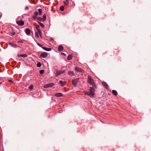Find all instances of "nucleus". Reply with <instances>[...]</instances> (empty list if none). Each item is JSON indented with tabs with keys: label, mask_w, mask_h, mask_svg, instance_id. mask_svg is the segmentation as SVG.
I'll return each mask as SVG.
<instances>
[{
	"label": "nucleus",
	"mask_w": 151,
	"mask_h": 151,
	"mask_svg": "<svg viewBox=\"0 0 151 151\" xmlns=\"http://www.w3.org/2000/svg\"><path fill=\"white\" fill-rule=\"evenodd\" d=\"M37 23L38 24H39L42 27V28H43L44 27H45V26L42 23L39 22H37Z\"/></svg>",
	"instance_id": "nucleus-19"
},
{
	"label": "nucleus",
	"mask_w": 151,
	"mask_h": 151,
	"mask_svg": "<svg viewBox=\"0 0 151 151\" xmlns=\"http://www.w3.org/2000/svg\"><path fill=\"white\" fill-rule=\"evenodd\" d=\"M38 15V12L36 11L35 12V16H37Z\"/></svg>",
	"instance_id": "nucleus-31"
},
{
	"label": "nucleus",
	"mask_w": 151,
	"mask_h": 151,
	"mask_svg": "<svg viewBox=\"0 0 151 151\" xmlns=\"http://www.w3.org/2000/svg\"><path fill=\"white\" fill-rule=\"evenodd\" d=\"M68 73L69 75H70L71 74H72L73 76H75V74H74L73 72L72 71H68Z\"/></svg>",
	"instance_id": "nucleus-18"
},
{
	"label": "nucleus",
	"mask_w": 151,
	"mask_h": 151,
	"mask_svg": "<svg viewBox=\"0 0 151 151\" xmlns=\"http://www.w3.org/2000/svg\"><path fill=\"white\" fill-rule=\"evenodd\" d=\"M88 82L90 85H92L93 86H94L95 84L94 83L93 80L92 78L91 77L90 75L88 76Z\"/></svg>",
	"instance_id": "nucleus-2"
},
{
	"label": "nucleus",
	"mask_w": 151,
	"mask_h": 151,
	"mask_svg": "<svg viewBox=\"0 0 151 151\" xmlns=\"http://www.w3.org/2000/svg\"><path fill=\"white\" fill-rule=\"evenodd\" d=\"M33 86H32V85H31V86H30L29 87V89L30 90H32L33 89Z\"/></svg>",
	"instance_id": "nucleus-28"
},
{
	"label": "nucleus",
	"mask_w": 151,
	"mask_h": 151,
	"mask_svg": "<svg viewBox=\"0 0 151 151\" xmlns=\"http://www.w3.org/2000/svg\"><path fill=\"white\" fill-rule=\"evenodd\" d=\"M33 18L34 19H35V18H36V16H35V15H34L33 16Z\"/></svg>",
	"instance_id": "nucleus-33"
},
{
	"label": "nucleus",
	"mask_w": 151,
	"mask_h": 151,
	"mask_svg": "<svg viewBox=\"0 0 151 151\" xmlns=\"http://www.w3.org/2000/svg\"><path fill=\"white\" fill-rule=\"evenodd\" d=\"M59 83L61 85V86H63L66 84V82L65 81H59Z\"/></svg>",
	"instance_id": "nucleus-13"
},
{
	"label": "nucleus",
	"mask_w": 151,
	"mask_h": 151,
	"mask_svg": "<svg viewBox=\"0 0 151 151\" xmlns=\"http://www.w3.org/2000/svg\"><path fill=\"white\" fill-rule=\"evenodd\" d=\"M102 84L106 89H108L109 87L107 84L105 82L103 81L102 82Z\"/></svg>",
	"instance_id": "nucleus-10"
},
{
	"label": "nucleus",
	"mask_w": 151,
	"mask_h": 151,
	"mask_svg": "<svg viewBox=\"0 0 151 151\" xmlns=\"http://www.w3.org/2000/svg\"><path fill=\"white\" fill-rule=\"evenodd\" d=\"M44 73V70H40V73L41 74H43Z\"/></svg>",
	"instance_id": "nucleus-29"
},
{
	"label": "nucleus",
	"mask_w": 151,
	"mask_h": 151,
	"mask_svg": "<svg viewBox=\"0 0 151 151\" xmlns=\"http://www.w3.org/2000/svg\"><path fill=\"white\" fill-rule=\"evenodd\" d=\"M31 30L29 28H26L25 30V32L27 35H28L30 34Z\"/></svg>",
	"instance_id": "nucleus-11"
},
{
	"label": "nucleus",
	"mask_w": 151,
	"mask_h": 151,
	"mask_svg": "<svg viewBox=\"0 0 151 151\" xmlns=\"http://www.w3.org/2000/svg\"><path fill=\"white\" fill-rule=\"evenodd\" d=\"M37 45L40 47H41L42 48V47H42V45H41L39 43H37Z\"/></svg>",
	"instance_id": "nucleus-30"
},
{
	"label": "nucleus",
	"mask_w": 151,
	"mask_h": 151,
	"mask_svg": "<svg viewBox=\"0 0 151 151\" xmlns=\"http://www.w3.org/2000/svg\"><path fill=\"white\" fill-rule=\"evenodd\" d=\"M46 15L45 14H44L43 16V21H45V20H46Z\"/></svg>",
	"instance_id": "nucleus-24"
},
{
	"label": "nucleus",
	"mask_w": 151,
	"mask_h": 151,
	"mask_svg": "<svg viewBox=\"0 0 151 151\" xmlns=\"http://www.w3.org/2000/svg\"><path fill=\"white\" fill-rule=\"evenodd\" d=\"M11 34L12 35H15V34L14 32H12Z\"/></svg>",
	"instance_id": "nucleus-35"
},
{
	"label": "nucleus",
	"mask_w": 151,
	"mask_h": 151,
	"mask_svg": "<svg viewBox=\"0 0 151 151\" xmlns=\"http://www.w3.org/2000/svg\"><path fill=\"white\" fill-rule=\"evenodd\" d=\"M38 11L39 12V14L40 15H41V14L42 13V9H38Z\"/></svg>",
	"instance_id": "nucleus-26"
},
{
	"label": "nucleus",
	"mask_w": 151,
	"mask_h": 151,
	"mask_svg": "<svg viewBox=\"0 0 151 151\" xmlns=\"http://www.w3.org/2000/svg\"><path fill=\"white\" fill-rule=\"evenodd\" d=\"M72 59V56L71 55H69L67 57V60H70Z\"/></svg>",
	"instance_id": "nucleus-21"
},
{
	"label": "nucleus",
	"mask_w": 151,
	"mask_h": 151,
	"mask_svg": "<svg viewBox=\"0 0 151 151\" xmlns=\"http://www.w3.org/2000/svg\"><path fill=\"white\" fill-rule=\"evenodd\" d=\"M9 81H11V80H9Z\"/></svg>",
	"instance_id": "nucleus-39"
},
{
	"label": "nucleus",
	"mask_w": 151,
	"mask_h": 151,
	"mask_svg": "<svg viewBox=\"0 0 151 151\" xmlns=\"http://www.w3.org/2000/svg\"><path fill=\"white\" fill-rule=\"evenodd\" d=\"M63 94L61 93H56L55 94V96L56 97H60L62 96Z\"/></svg>",
	"instance_id": "nucleus-12"
},
{
	"label": "nucleus",
	"mask_w": 151,
	"mask_h": 151,
	"mask_svg": "<svg viewBox=\"0 0 151 151\" xmlns=\"http://www.w3.org/2000/svg\"><path fill=\"white\" fill-rule=\"evenodd\" d=\"M37 67H40V66H41V63L40 62H38L37 63Z\"/></svg>",
	"instance_id": "nucleus-23"
},
{
	"label": "nucleus",
	"mask_w": 151,
	"mask_h": 151,
	"mask_svg": "<svg viewBox=\"0 0 151 151\" xmlns=\"http://www.w3.org/2000/svg\"><path fill=\"white\" fill-rule=\"evenodd\" d=\"M42 48L44 50L46 51H50L51 50V48H47L45 47H42Z\"/></svg>",
	"instance_id": "nucleus-14"
},
{
	"label": "nucleus",
	"mask_w": 151,
	"mask_h": 151,
	"mask_svg": "<svg viewBox=\"0 0 151 151\" xmlns=\"http://www.w3.org/2000/svg\"><path fill=\"white\" fill-rule=\"evenodd\" d=\"M17 24L19 25L22 26L24 24V22L21 19L16 21Z\"/></svg>",
	"instance_id": "nucleus-6"
},
{
	"label": "nucleus",
	"mask_w": 151,
	"mask_h": 151,
	"mask_svg": "<svg viewBox=\"0 0 151 151\" xmlns=\"http://www.w3.org/2000/svg\"><path fill=\"white\" fill-rule=\"evenodd\" d=\"M2 82H0V85L2 84Z\"/></svg>",
	"instance_id": "nucleus-38"
},
{
	"label": "nucleus",
	"mask_w": 151,
	"mask_h": 151,
	"mask_svg": "<svg viewBox=\"0 0 151 151\" xmlns=\"http://www.w3.org/2000/svg\"><path fill=\"white\" fill-rule=\"evenodd\" d=\"M112 93L115 96H116L117 94V91L115 90H113L112 91Z\"/></svg>",
	"instance_id": "nucleus-17"
},
{
	"label": "nucleus",
	"mask_w": 151,
	"mask_h": 151,
	"mask_svg": "<svg viewBox=\"0 0 151 151\" xmlns=\"http://www.w3.org/2000/svg\"><path fill=\"white\" fill-rule=\"evenodd\" d=\"M61 54H63V55H65V54L64 53H62Z\"/></svg>",
	"instance_id": "nucleus-37"
},
{
	"label": "nucleus",
	"mask_w": 151,
	"mask_h": 151,
	"mask_svg": "<svg viewBox=\"0 0 151 151\" xmlns=\"http://www.w3.org/2000/svg\"><path fill=\"white\" fill-rule=\"evenodd\" d=\"M37 19L40 21H44L42 18L40 17H38L37 18Z\"/></svg>",
	"instance_id": "nucleus-25"
},
{
	"label": "nucleus",
	"mask_w": 151,
	"mask_h": 151,
	"mask_svg": "<svg viewBox=\"0 0 151 151\" xmlns=\"http://www.w3.org/2000/svg\"><path fill=\"white\" fill-rule=\"evenodd\" d=\"M41 30L40 29H37V32H35V35L36 36H37V37H39L38 34L40 35H41Z\"/></svg>",
	"instance_id": "nucleus-9"
},
{
	"label": "nucleus",
	"mask_w": 151,
	"mask_h": 151,
	"mask_svg": "<svg viewBox=\"0 0 151 151\" xmlns=\"http://www.w3.org/2000/svg\"><path fill=\"white\" fill-rule=\"evenodd\" d=\"M25 9H28V7L27 6H26L25 8Z\"/></svg>",
	"instance_id": "nucleus-36"
},
{
	"label": "nucleus",
	"mask_w": 151,
	"mask_h": 151,
	"mask_svg": "<svg viewBox=\"0 0 151 151\" xmlns=\"http://www.w3.org/2000/svg\"><path fill=\"white\" fill-rule=\"evenodd\" d=\"M69 0H65V1L64 2V4L68 6L69 5Z\"/></svg>",
	"instance_id": "nucleus-20"
},
{
	"label": "nucleus",
	"mask_w": 151,
	"mask_h": 151,
	"mask_svg": "<svg viewBox=\"0 0 151 151\" xmlns=\"http://www.w3.org/2000/svg\"><path fill=\"white\" fill-rule=\"evenodd\" d=\"M75 70L78 72L83 73V70L81 69L80 68L78 67H75Z\"/></svg>",
	"instance_id": "nucleus-7"
},
{
	"label": "nucleus",
	"mask_w": 151,
	"mask_h": 151,
	"mask_svg": "<svg viewBox=\"0 0 151 151\" xmlns=\"http://www.w3.org/2000/svg\"><path fill=\"white\" fill-rule=\"evenodd\" d=\"M54 85V83H51L47 84L45 85L44 86V87L45 88L51 87L53 86Z\"/></svg>",
	"instance_id": "nucleus-5"
},
{
	"label": "nucleus",
	"mask_w": 151,
	"mask_h": 151,
	"mask_svg": "<svg viewBox=\"0 0 151 151\" xmlns=\"http://www.w3.org/2000/svg\"><path fill=\"white\" fill-rule=\"evenodd\" d=\"M27 56L26 54H21L18 55L19 57H26Z\"/></svg>",
	"instance_id": "nucleus-16"
},
{
	"label": "nucleus",
	"mask_w": 151,
	"mask_h": 151,
	"mask_svg": "<svg viewBox=\"0 0 151 151\" xmlns=\"http://www.w3.org/2000/svg\"><path fill=\"white\" fill-rule=\"evenodd\" d=\"M18 42L19 43H23V41L22 40H20Z\"/></svg>",
	"instance_id": "nucleus-32"
},
{
	"label": "nucleus",
	"mask_w": 151,
	"mask_h": 151,
	"mask_svg": "<svg viewBox=\"0 0 151 151\" xmlns=\"http://www.w3.org/2000/svg\"><path fill=\"white\" fill-rule=\"evenodd\" d=\"M79 80V78H76L72 80V85L74 87L76 86Z\"/></svg>",
	"instance_id": "nucleus-3"
},
{
	"label": "nucleus",
	"mask_w": 151,
	"mask_h": 151,
	"mask_svg": "<svg viewBox=\"0 0 151 151\" xmlns=\"http://www.w3.org/2000/svg\"><path fill=\"white\" fill-rule=\"evenodd\" d=\"M89 91V92L84 91L83 92L85 95H88L91 97H93L94 94L95 89L94 88L90 87Z\"/></svg>",
	"instance_id": "nucleus-1"
},
{
	"label": "nucleus",
	"mask_w": 151,
	"mask_h": 151,
	"mask_svg": "<svg viewBox=\"0 0 151 151\" xmlns=\"http://www.w3.org/2000/svg\"><path fill=\"white\" fill-rule=\"evenodd\" d=\"M36 29L37 31V29H40V28H39V27H36Z\"/></svg>",
	"instance_id": "nucleus-34"
},
{
	"label": "nucleus",
	"mask_w": 151,
	"mask_h": 151,
	"mask_svg": "<svg viewBox=\"0 0 151 151\" xmlns=\"http://www.w3.org/2000/svg\"><path fill=\"white\" fill-rule=\"evenodd\" d=\"M60 9L62 11H63L64 10V7L63 6H60Z\"/></svg>",
	"instance_id": "nucleus-22"
},
{
	"label": "nucleus",
	"mask_w": 151,
	"mask_h": 151,
	"mask_svg": "<svg viewBox=\"0 0 151 151\" xmlns=\"http://www.w3.org/2000/svg\"><path fill=\"white\" fill-rule=\"evenodd\" d=\"M63 49V47L61 46H59L58 47V50L59 51H61Z\"/></svg>",
	"instance_id": "nucleus-15"
},
{
	"label": "nucleus",
	"mask_w": 151,
	"mask_h": 151,
	"mask_svg": "<svg viewBox=\"0 0 151 151\" xmlns=\"http://www.w3.org/2000/svg\"><path fill=\"white\" fill-rule=\"evenodd\" d=\"M47 54L46 52H43L40 55V56L43 58H46L47 56Z\"/></svg>",
	"instance_id": "nucleus-8"
},
{
	"label": "nucleus",
	"mask_w": 151,
	"mask_h": 151,
	"mask_svg": "<svg viewBox=\"0 0 151 151\" xmlns=\"http://www.w3.org/2000/svg\"><path fill=\"white\" fill-rule=\"evenodd\" d=\"M64 71H61L59 70H57L56 71V73L55 74V76L56 77H58V76L60 75V74H63L64 73Z\"/></svg>",
	"instance_id": "nucleus-4"
},
{
	"label": "nucleus",
	"mask_w": 151,
	"mask_h": 151,
	"mask_svg": "<svg viewBox=\"0 0 151 151\" xmlns=\"http://www.w3.org/2000/svg\"><path fill=\"white\" fill-rule=\"evenodd\" d=\"M9 44L11 45L12 46H13V47H16L17 46V45H16V44H13L12 43H9Z\"/></svg>",
	"instance_id": "nucleus-27"
}]
</instances>
